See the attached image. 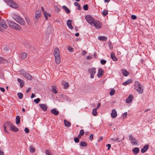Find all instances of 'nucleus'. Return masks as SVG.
I'll return each mask as SVG.
<instances>
[{"instance_id":"obj_60","label":"nucleus","mask_w":155,"mask_h":155,"mask_svg":"<svg viewBox=\"0 0 155 155\" xmlns=\"http://www.w3.org/2000/svg\"><path fill=\"white\" fill-rule=\"evenodd\" d=\"M17 81H18V82L19 83H20V84L21 83V82H23L22 80L21 79H20V78H18Z\"/></svg>"},{"instance_id":"obj_27","label":"nucleus","mask_w":155,"mask_h":155,"mask_svg":"<svg viewBox=\"0 0 155 155\" xmlns=\"http://www.w3.org/2000/svg\"><path fill=\"white\" fill-rule=\"evenodd\" d=\"M51 112L55 115H57L59 114L58 111L56 110L55 109H53L51 110Z\"/></svg>"},{"instance_id":"obj_29","label":"nucleus","mask_w":155,"mask_h":155,"mask_svg":"<svg viewBox=\"0 0 155 155\" xmlns=\"http://www.w3.org/2000/svg\"><path fill=\"white\" fill-rule=\"evenodd\" d=\"M121 72L123 75L125 76H127L129 74V73L126 70L123 69L121 71Z\"/></svg>"},{"instance_id":"obj_38","label":"nucleus","mask_w":155,"mask_h":155,"mask_svg":"<svg viewBox=\"0 0 155 155\" xmlns=\"http://www.w3.org/2000/svg\"><path fill=\"white\" fill-rule=\"evenodd\" d=\"M30 151L31 152L33 153L35 151V149L32 146H30Z\"/></svg>"},{"instance_id":"obj_49","label":"nucleus","mask_w":155,"mask_h":155,"mask_svg":"<svg viewBox=\"0 0 155 155\" xmlns=\"http://www.w3.org/2000/svg\"><path fill=\"white\" fill-rule=\"evenodd\" d=\"M120 139L118 138H111V140H112V141H115L117 140H119Z\"/></svg>"},{"instance_id":"obj_50","label":"nucleus","mask_w":155,"mask_h":155,"mask_svg":"<svg viewBox=\"0 0 155 155\" xmlns=\"http://www.w3.org/2000/svg\"><path fill=\"white\" fill-rule=\"evenodd\" d=\"M86 53H87V52L86 51L83 50L81 52V55H82L84 56V55H85L86 54Z\"/></svg>"},{"instance_id":"obj_52","label":"nucleus","mask_w":155,"mask_h":155,"mask_svg":"<svg viewBox=\"0 0 155 155\" xmlns=\"http://www.w3.org/2000/svg\"><path fill=\"white\" fill-rule=\"evenodd\" d=\"M25 19L27 23L28 24L30 25L29 21L28 18V17H25Z\"/></svg>"},{"instance_id":"obj_37","label":"nucleus","mask_w":155,"mask_h":155,"mask_svg":"<svg viewBox=\"0 0 155 155\" xmlns=\"http://www.w3.org/2000/svg\"><path fill=\"white\" fill-rule=\"evenodd\" d=\"M52 92L55 94H56L58 93V91L54 87H52Z\"/></svg>"},{"instance_id":"obj_53","label":"nucleus","mask_w":155,"mask_h":155,"mask_svg":"<svg viewBox=\"0 0 155 155\" xmlns=\"http://www.w3.org/2000/svg\"><path fill=\"white\" fill-rule=\"evenodd\" d=\"M93 135L92 134L90 135L89 137V140H93Z\"/></svg>"},{"instance_id":"obj_64","label":"nucleus","mask_w":155,"mask_h":155,"mask_svg":"<svg viewBox=\"0 0 155 155\" xmlns=\"http://www.w3.org/2000/svg\"><path fill=\"white\" fill-rule=\"evenodd\" d=\"M0 89L1 91H3V92H5V89L4 88L2 87H0Z\"/></svg>"},{"instance_id":"obj_6","label":"nucleus","mask_w":155,"mask_h":155,"mask_svg":"<svg viewBox=\"0 0 155 155\" xmlns=\"http://www.w3.org/2000/svg\"><path fill=\"white\" fill-rule=\"evenodd\" d=\"M129 140L130 141L131 144L132 145H134L137 144L138 141L134 137L132 134H130L129 135Z\"/></svg>"},{"instance_id":"obj_45","label":"nucleus","mask_w":155,"mask_h":155,"mask_svg":"<svg viewBox=\"0 0 155 155\" xmlns=\"http://www.w3.org/2000/svg\"><path fill=\"white\" fill-rule=\"evenodd\" d=\"M100 62L102 64L104 65L106 63L107 61L105 60L102 59L101 61Z\"/></svg>"},{"instance_id":"obj_59","label":"nucleus","mask_w":155,"mask_h":155,"mask_svg":"<svg viewBox=\"0 0 155 155\" xmlns=\"http://www.w3.org/2000/svg\"><path fill=\"white\" fill-rule=\"evenodd\" d=\"M101 105V104L100 103H98L97 104V107L95 108H96V109L99 108L100 107Z\"/></svg>"},{"instance_id":"obj_39","label":"nucleus","mask_w":155,"mask_h":155,"mask_svg":"<svg viewBox=\"0 0 155 155\" xmlns=\"http://www.w3.org/2000/svg\"><path fill=\"white\" fill-rule=\"evenodd\" d=\"M63 85L64 86V88L65 89H67L69 86V84L67 82L64 83L63 84Z\"/></svg>"},{"instance_id":"obj_8","label":"nucleus","mask_w":155,"mask_h":155,"mask_svg":"<svg viewBox=\"0 0 155 155\" xmlns=\"http://www.w3.org/2000/svg\"><path fill=\"white\" fill-rule=\"evenodd\" d=\"M93 25L95 28L97 29H100L102 27L101 23L99 21L95 20Z\"/></svg>"},{"instance_id":"obj_12","label":"nucleus","mask_w":155,"mask_h":155,"mask_svg":"<svg viewBox=\"0 0 155 155\" xmlns=\"http://www.w3.org/2000/svg\"><path fill=\"white\" fill-rule=\"evenodd\" d=\"M23 76L29 80H31L32 79V76L28 73H22Z\"/></svg>"},{"instance_id":"obj_55","label":"nucleus","mask_w":155,"mask_h":155,"mask_svg":"<svg viewBox=\"0 0 155 155\" xmlns=\"http://www.w3.org/2000/svg\"><path fill=\"white\" fill-rule=\"evenodd\" d=\"M9 5L12 1V0H4Z\"/></svg>"},{"instance_id":"obj_47","label":"nucleus","mask_w":155,"mask_h":155,"mask_svg":"<svg viewBox=\"0 0 155 155\" xmlns=\"http://www.w3.org/2000/svg\"><path fill=\"white\" fill-rule=\"evenodd\" d=\"M45 153L46 155H53L48 150H46L45 151Z\"/></svg>"},{"instance_id":"obj_46","label":"nucleus","mask_w":155,"mask_h":155,"mask_svg":"<svg viewBox=\"0 0 155 155\" xmlns=\"http://www.w3.org/2000/svg\"><path fill=\"white\" fill-rule=\"evenodd\" d=\"M84 134V130L82 129L80 131V134L81 136H83Z\"/></svg>"},{"instance_id":"obj_1","label":"nucleus","mask_w":155,"mask_h":155,"mask_svg":"<svg viewBox=\"0 0 155 155\" xmlns=\"http://www.w3.org/2000/svg\"><path fill=\"white\" fill-rule=\"evenodd\" d=\"M7 127L9 128L11 130L14 132H17L18 130V128L14 126L13 124L9 121L6 122L3 126V127L5 131L6 132L8 133V132L6 130Z\"/></svg>"},{"instance_id":"obj_7","label":"nucleus","mask_w":155,"mask_h":155,"mask_svg":"<svg viewBox=\"0 0 155 155\" xmlns=\"http://www.w3.org/2000/svg\"><path fill=\"white\" fill-rule=\"evenodd\" d=\"M88 72L91 74L90 78H93L96 73V68H90L88 69Z\"/></svg>"},{"instance_id":"obj_58","label":"nucleus","mask_w":155,"mask_h":155,"mask_svg":"<svg viewBox=\"0 0 155 155\" xmlns=\"http://www.w3.org/2000/svg\"><path fill=\"white\" fill-rule=\"evenodd\" d=\"M108 147V148H107V150H109L110 149V148L111 147V145L110 144H107L106 145Z\"/></svg>"},{"instance_id":"obj_34","label":"nucleus","mask_w":155,"mask_h":155,"mask_svg":"<svg viewBox=\"0 0 155 155\" xmlns=\"http://www.w3.org/2000/svg\"><path fill=\"white\" fill-rule=\"evenodd\" d=\"M74 5L76 6H77L78 7L77 8V9L78 10H81V6L80 5H79V4L77 2H75L74 3Z\"/></svg>"},{"instance_id":"obj_62","label":"nucleus","mask_w":155,"mask_h":155,"mask_svg":"<svg viewBox=\"0 0 155 155\" xmlns=\"http://www.w3.org/2000/svg\"><path fill=\"white\" fill-rule=\"evenodd\" d=\"M4 51H6V52H8V48L7 47H5L4 48Z\"/></svg>"},{"instance_id":"obj_10","label":"nucleus","mask_w":155,"mask_h":155,"mask_svg":"<svg viewBox=\"0 0 155 155\" xmlns=\"http://www.w3.org/2000/svg\"><path fill=\"white\" fill-rule=\"evenodd\" d=\"M27 56V54L25 52H22L20 55V58L21 60L25 59Z\"/></svg>"},{"instance_id":"obj_57","label":"nucleus","mask_w":155,"mask_h":155,"mask_svg":"<svg viewBox=\"0 0 155 155\" xmlns=\"http://www.w3.org/2000/svg\"><path fill=\"white\" fill-rule=\"evenodd\" d=\"M127 112H125V113H124L123 115V118H125L126 117H127Z\"/></svg>"},{"instance_id":"obj_22","label":"nucleus","mask_w":155,"mask_h":155,"mask_svg":"<svg viewBox=\"0 0 155 155\" xmlns=\"http://www.w3.org/2000/svg\"><path fill=\"white\" fill-rule=\"evenodd\" d=\"M110 57L114 61H116L117 60V58L115 56V54L113 53H111Z\"/></svg>"},{"instance_id":"obj_28","label":"nucleus","mask_w":155,"mask_h":155,"mask_svg":"<svg viewBox=\"0 0 155 155\" xmlns=\"http://www.w3.org/2000/svg\"><path fill=\"white\" fill-rule=\"evenodd\" d=\"M98 39L99 40L104 41H106L107 40V38L105 36H99L98 37Z\"/></svg>"},{"instance_id":"obj_63","label":"nucleus","mask_w":155,"mask_h":155,"mask_svg":"<svg viewBox=\"0 0 155 155\" xmlns=\"http://www.w3.org/2000/svg\"><path fill=\"white\" fill-rule=\"evenodd\" d=\"M20 87L21 88H22L23 86V84H24V82H21V83H20Z\"/></svg>"},{"instance_id":"obj_31","label":"nucleus","mask_w":155,"mask_h":155,"mask_svg":"<svg viewBox=\"0 0 155 155\" xmlns=\"http://www.w3.org/2000/svg\"><path fill=\"white\" fill-rule=\"evenodd\" d=\"M64 122L65 126L67 127H69L71 125V123L69 121H67L66 120H64Z\"/></svg>"},{"instance_id":"obj_24","label":"nucleus","mask_w":155,"mask_h":155,"mask_svg":"<svg viewBox=\"0 0 155 155\" xmlns=\"http://www.w3.org/2000/svg\"><path fill=\"white\" fill-rule=\"evenodd\" d=\"M132 82V81L131 79H129L126 81L122 84L123 85H126L127 84L131 83Z\"/></svg>"},{"instance_id":"obj_42","label":"nucleus","mask_w":155,"mask_h":155,"mask_svg":"<svg viewBox=\"0 0 155 155\" xmlns=\"http://www.w3.org/2000/svg\"><path fill=\"white\" fill-rule=\"evenodd\" d=\"M18 98L20 99H21L23 97V94L22 93H18Z\"/></svg>"},{"instance_id":"obj_5","label":"nucleus","mask_w":155,"mask_h":155,"mask_svg":"<svg viewBox=\"0 0 155 155\" xmlns=\"http://www.w3.org/2000/svg\"><path fill=\"white\" fill-rule=\"evenodd\" d=\"M85 18L89 23L91 25H93V22L95 21L94 18H93L90 15H86Z\"/></svg>"},{"instance_id":"obj_3","label":"nucleus","mask_w":155,"mask_h":155,"mask_svg":"<svg viewBox=\"0 0 155 155\" xmlns=\"http://www.w3.org/2000/svg\"><path fill=\"white\" fill-rule=\"evenodd\" d=\"M7 22L9 26L11 28L17 30H20L21 29V26L14 22L11 20H7Z\"/></svg>"},{"instance_id":"obj_61","label":"nucleus","mask_w":155,"mask_h":155,"mask_svg":"<svg viewBox=\"0 0 155 155\" xmlns=\"http://www.w3.org/2000/svg\"><path fill=\"white\" fill-rule=\"evenodd\" d=\"M109 48L110 49H113V47L112 44L111 43L109 44Z\"/></svg>"},{"instance_id":"obj_25","label":"nucleus","mask_w":155,"mask_h":155,"mask_svg":"<svg viewBox=\"0 0 155 155\" xmlns=\"http://www.w3.org/2000/svg\"><path fill=\"white\" fill-rule=\"evenodd\" d=\"M43 14L45 17V19L46 20H48V16L49 17H51V15L48 13L46 11H44Z\"/></svg>"},{"instance_id":"obj_43","label":"nucleus","mask_w":155,"mask_h":155,"mask_svg":"<svg viewBox=\"0 0 155 155\" xmlns=\"http://www.w3.org/2000/svg\"><path fill=\"white\" fill-rule=\"evenodd\" d=\"M40 101V99L39 98H37L34 100V102L36 104H38Z\"/></svg>"},{"instance_id":"obj_20","label":"nucleus","mask_w":155,"mask_h":155,"mask_svg":"<svg viewBox=\"0 0 155 155\" xmlns=\"http://www.w3.org/2000/svg\"><path fill=\"white\" fill-rule=\"evenodd\" d=\"M51 26L50 25L48 26L47 28V29L46 31V34L47 35L49 34L51 32Z\"/></svg>"},{"instance_id":"obj_30","label":"nucleus","mask_w":155,"mask_h":155,"mask_svg":"<svg viewBox=\"0 0 155 155\" xmlns=\"http://www.w3.org/2000/svg\"><path fill=\"white\" fill-rule=\"evenodd\" d=\"M62 8L64 9L65 12L67 13H69L70 12V11L68 8L65 6H63Z\"/></svg>"},{"instance_id":"obj_13","label":"nucleus","mask_w":155,"mask_h":155,"mask_svg":"<svg viewBox=\"0 0 155 155\" xmlns=\"http://www.w3.org/2000/svg\"><path fill=\"white\" fill-rule=\"evenodd\" d=\"M54 57L56 56H60L59 54V51L58 48H56L54 50Z\"/></svg>"},{"instance_id":"obj_21","label":"nucleus","mask_w":155,"mask_h":155,"mask_svg":"<svg viewBox=\"0 0 155 155\" xmlns=\"http://www.w3.org/2000/svg\"><path fill=\"white\" fill-rule=\"evenodd\" d=\"M8 62L7 60L4 58L0 56V63H5Z\"/></svg>"},{"instance_id":"obj_48","label":"nucleus","mask_w":155,"mask_h":155,"mask_svg":"<svg viewBox=\"0 0 155 155\" xmlns=\"http://www.w3.org/2000/svg\"><path fill=\"white\" fill-rule=\"evenodd\" d=\"M74 140L75 142L76 143H78L79 142V140L78 138L77 137H75L74 138Z\"/></svg>"},{"instance_id":"obj_16","label":"nucleus","mask_w":155,"mask_h":155,"mask_svg":"<svg viewBox=\"0 0 155 155\" xmlns=\"http://www.w3.org/2000/svg\"><path fill=\"white\" fill-rule=\"evenodd\" d=\"M40 107L44 111L47 110V107L46 104H39Z\"/></svg>"},{"instance_id":"obj_19","label":"nucleus","mask_w":155,"mask_h":155,"mask_svg":"<svg viewBox=\"0 0 155 155\" xmlns=\"http://www.w3.org/2000/svg\"><path fill=\"white\" fill-rule=\"evenodd\" d=\"M72 21L71 20H68L67 21V26L69 28L71 29H72L73 28V26L71 25V23Z\"/></svg>"},{"instance_id":"obj_41","label":"nucleus","mask_w":155,"mask_h":155,"mask_svg":"<svg viewBox=\"0 0 155 155\" xmlns=\"http://www.w3.org/2000/svg\"><path fill=\"white\" fill-rule=\"evenodd\" d=\"M115 90L114 89L111 90L109 93V94L110 96L114 95L115 93Z\"/></svg>"},{"instance_id":"obj_4","label":"nucleus","mask_w":155,"mask_h":155,"mask_svg":"<svg viewBox=\"0 0 155 155\" xmlns=\"http://www.w3.org/2000/svg\"><path fill=\"white\" fill-rule=\"evenodd\" d=\"M135 89L140 94L142 93L143 92V86L139 82H135Z\"/></svg>"},{"instance_id":"obj_14","label":"nucleus","mask_w":155,"mask_h":155,"mask_svg":"<svg viewBox=\"0 0 155 155\" xmlns=\"http://www.w3.org/2000/svg\"><path fill=\"white\" fill-rule=\"evenodd\" d=\"M149 145L148 144L145 145L141 150V151L142 153L145 152L149 148Z\"/></svg>"},{"instance_id":"obj_11","label":"nucleus","mask_w":155,"mask_h":155,"mask_svg":"<svg viewBox=\"0 0 155 155\" xmlns=\"http://www.w3.org/2000/svg\"><path fill=\"white\" fill-rule=\"evenodd\" d=\"M133 99V96L132 94L130 95L127 98L126 102L127 103H130L131 102Z\"/></svg>"},{"instance_id":"obj_33","label":"nucleus","mask_w":155,"mask_h":155,"mask_svg":"<svg viewBox=\"0 0 155 155\" xmlns=\"http://www.w3.org/2000/svg\"><path fill=\"white\" fill-rule=\"evenodd\" d=\"M20 122V117L18 116L16 117V123L17 124H18Z\"/></svg>"},{"instance_id":"obj_26","label":"nucleus","mask_w":155,"mask_h":155,"mask_svg":"<svg viewBox=\"0 0 155 155\" xmlns=\"http://www.w3.org/2000/svg\"><path fill=\"white\" fill-rule=\"evenodd\" d=\"M55 57V60L56 63L57 64H58L60 63L61 61V57L60 56H56Z\"/></svg>"},{"instance_id":"obj_44","label":"nucleus","mask_w":155,"mask_h":155,"mask_svg":"<svg viewBox=\"0 0 155 155\" xmlns=\"http://www.w3.org/2000/svg\"><path fill=\"white\" fill-rule=\"evenodd\" d=\"M83 9L85 10H87L88 9V5L87 4L84 5L83 6Z\"/></svg>"},{"instance_id":"obj_36","label":"nucleus","mask_w":155,"mask_h":155,"mask_svg":"<svg viewBox=\"0 0 155 155\" xmlns=\"http://www.w3.org/2000/svg\"><path fill=\"white\" fill-rule=\"evenodd\" d=\"M97 109H96V108H94L93 110L92 114L94 116H96L97 114Z\"/></svg>"},{"instance_id":"obj_40","label":"nucleus","mask_w":155,"mask_h":155,"mask_svg":"<svg viewBox=\"0 0 155 155\" xmlns=\"http://www.w3.org/2000/svg\"><path fill=\"white\" fill-rule=\"evenodd\" d=\"M108 14V11L104 9L102 12V15L104 16H106Z\"/></svg>"},{"instance_id":"obj_17","label":"nucleus","mask_w":155,"mask_h":155,"mask_svg":"<svg viewBox=\"0 0 155 155\" xmlns=\"http://www.w3.org/2000/svg\"><path fill=\"white\" fill-rule=\"evenodd\" d=\"M111 116L113 118H115L117 116V113L116 110L113 109L112 110V113L111 114Z\"/></svg>"},{"instance_id":"obj_51","label":"nucleus","mask_w":155,"mask_h":155,"mask_svg":"<svg viewBox=\"0 0 155 155\" xmlns=\"http://www.w3.org/2000/svg\"><path fill=\"white\" fill-rule=\"evenodd\" d=\"M68 49L70 52H71L73 51V48L71 47H68Z\"/></svg>"},{"instance_id":"obj_2","label":"nucleus","mask_w":155,"mask_h":155,"mask_svg":"<svg viewBox=\"0 0 155 155\" xmlns=\"http://www.w3.org/2000/svg\"><path fill=\"white\" fill-rule=\"evenodd\" d=\"M12 17L13 19L18 23L21 25H25V22L24 19L19 15L14 14L12 15Z\"/></svg>"},{"instance_id":"obj_54","label":"nucleus","mask_w":155,"mask_h":155,"mask_svg":"<svg viewBox=\"0 0 155 155\" xmlns=\"http://www.w3.org/2000/svg\"><path fill=\"white\" fill-rule=\"evenodd\" d=\"M131 18L132 19H133V20H134V19H136L137 18V17L136 15H132L131 16Z\"/></svg>"},{"instance_id":"obj_56","label":"nucleus","mask_w":155,"mask_h":155,"mask_svg":"<svg viewBox=\"0 0 155 155\" xmlns=\"http://www.w3.org/2000/svg\"><path fill=\"white\" fill-rule=\"evenodd\" d=\"M25 131L26 133H28L29 132V130L28 128L26 127L25 129Z\"/></svg>"},{"instance_id":"obj_32","label":"nucleus","mask_w":155,"mask_h":155,"mask_svg":"<svg viewBox=\"0 0 155 155\" xmlns=\"http://www.w3.org/2000/svg\"><path fill=\"white\" fill-rule=\"evenodd\" d=\"M103 71L101 68H100L98 70L97 76L99 77H101L102 76V74Z\"/></svg>"},{"instance_id":"obj_15","label":"nucleus","mask_w":155,"mask_h":155,"mask_svg":"<svg viewBox=\"0 0 155 155\" xmlns=\"http://www.w3.org/2000/svg\"><path fill=\"white\" fill-rule=\"evenodd\" d=\"M9 5L10 7H12L14 8H17L18 7V5L13 1L11 2L10 3Z\"/></svg>"},{"instance_id":"obj_18","label":"nucleus","mask_w":155,"mask_h":155,"mask_svg":"<svg viewBox=\"0 0 155 155\" xmlns=\"http://www.w3.org/2000/svg\"><path fill=\"white\" fill-rule=\"evenodd\" d=\"M41 10H37L35 13V18L38 19L41 16Z\"/></svg>"},{"instance_id":"obj_9","label":"nucleus","mask_w":155,"mask_h":155,"mask_svg":"<svg viewBox=\"0 0 155 155\" xmlns=\"http://www.w3.org/2000/svg\"><path fill=\"white\" fill-rule=\"evenodd\" d=\"M0 25L4 29H6L7 27V26L4 20L2 19L0 17Z\"/></svg>"},{"instance_id":"obj_35","label":"nucleus","mask_w":155,"mask_h":155,"mask_svg":"<svg viewBox=\"0 0 155 155\" xmlns=\"http://www.w3.org/2000/svg\"><path fill=\"white\" fill-rule=\"evenodd\" d=\"M87 145L86 142L81 141L80 142V146L81 147H86Z\"/></svg>"},{"instance_id":"obj_23","label":"nucleus","mask_w":155,"mask_h":155,"mask_svg":"<svg viewBox=\"0 0 155 155\" xmlns=\"http://www.w3.org/2000/svg\"><path fill=\"white\" fill-rule=\"evenodd\" d=\"M132 151L135 154H137L139 151V149L138 147H135L133 149Z\"/></svg>"}]
</instances>
